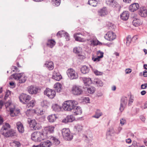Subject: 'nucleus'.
Listing matches in <instances>:
<instances>
[{
  "label": "nucleus",
  "instance_id": "f257e3e1",
  "mask_svg": "<svg viewBox=\"0 0 147 147\" xmlns=\"http://www.w3.org/2000/svg\"><path fill=\"white\" fill-rule=\"evenodd\" d=\"M10 127V125L7 123H5L3 124L0 130L1 134L6 138L16 136V133L15 130L13 129L8 130Z\"/></svg>",
  "mask_w": 147,
  "mask_h": 147
},
{
  "label": "nucleus",
  "instance_id": "f03ea898",
  "mask_svg": "<svg viewBox=\"0 0 147 147\" xmlns=\"http://www.w3.org/2000/svg\"><path fill=\"white\" fill-rule=\"evenodd\" d=\"M77 102L74 100H68L65 101L62 104V107L64 110H81V108L80 106H76Z\"/></svg>",
  "mask_w": 147,
  "mask_h": 147
},
{
  "label": "nucleus",
  "instance_id": "7ed1b4c3",
  "mask_svg": "<svg viewBox=\"0 0 147 147\" xmlns=\"http://www.w3.org/2000/svg\"><path fill=\"white\" fill-rule=\"evenodd\" d=\"M61 133L64 139L67 141H70L73 138V135L71 133L68 128H63L61 130Z\"/></svg>",
  "mask_w": 147,
  "mask_h": 147
},
{
  "label": "nucleus",
  "instance_id": "20e7f679",
  "mask_svg": "<svg viewBox=\"0 0 147 147\" xmlns=\"http://www.w3.org/2000/svg\"><path fill=\"white\" fill-rule=\"evenodd\" d=\"M67 73L68 77L71 80L76 79L78 78L77 73L72 69H68Z\"/></svg>",
  "mask_w": 147,
  "mask_h": 147
},
{
  "label": "nucleus",
  "instance_id": "39448f33",
  "mask_svg": "<svg viewBox=\"0 0 147 147\" xmlns=\"http://www.w3.org/2000/svg\"><path fill=\"white\" fill-rule=\"evenodd\" d=\"M31 98L30 96L23 93L21 94L19 97L20 101L23 104H26L29 102Z\"/></svg>",
  "mask_w": 147,
  "mask_h": 147
},
{
  "label": "nucleus",
  "instance_id": "423d86ee",
  "mask_svg": "<svg viewBox=\"0 0 147 147\" xmlns=\"http://www.w3.org/2000/svg\"><path fill=\"white\" fill-rule=\"evenodd\" d=\"M72 93L76 95H80L83 92L81 87L76 85L73 86L72 89Z\"/></svg>",
  "mask_w": 147,
  "mask_h": 147
},
{
  "label": "nucleus",
  "instance_id": "0eeeda50",
  "mask_svg": "<svg viewBox=\"0 0 147 147\" xmlns=\"http://www.w3.org/2000/svg\"><path fill=\"white\" fill-rule=\"evenodd\" d=\"M44 94L49 98L51 99L53 98L56 95V92L55 91L48 88H46L44 92Z\"/></svg>",
  "mask_w": 147,
  "mask_h": 147
},
{
  "label": "nucleus",
  "instance_id": "6e6552de",
  "mask_svg": "<svg viewBox=\"0 0 147 147\" xmlns=\"http://www.w3.org/2000/svg\"><path fill=\"white\" fill-rule=\"evenodd\" d=\"M27 121L30 127L31 128L32 127L34 130H38L40 128V127L38 126V124L35 120L28 119Z\"/></svg>",
  "mask_w": 147,
  "mask_h": 147
},
{
  "label": "nucleus",
  "instance_id": "1a4fd4ad",
  "mask_svg": "<svg viewBox=\"0 0 147 147\" xmlns=\"http://www.w3.org/2000/svg\"><path fill=\"white\" fill-rule=\"evenodd\" d=\"M104 37L106 39L111 41L116 38V36L115 33L113 32H109L107 33Z\"/></svg>",
  "mask_w": 147,
  "mask_h": 147
},
{
  "label": "nucleus",
  "instance_id": "9d476101",
  "mask_svg": "<svg viewBox=\"0 0 147 147\" xmlns=\"http://www.w3.org/2000/svg\"><path fill=\"white\" fill-rule=\"evenodd\" d=\"M40 89L38 87L34 86H31L28 87V91L30 94H35L37 93Z\"/></svg>",
  "mask_w": 147,
  "mask_h": 147
},
{
  "label": "nucleus",
  "instance_id": "9b49d317",
  "mask_svg": "<svg viewBox=\"0 0 147 147\" xmlns=\"http://www.w3.org/2000/svg\"><path fill=\"white\" fill-rule=\"evenodd\" d=\"M138 13L141 17H146L147 16V9L146 7H141L138 11Z\"/></svg>",
  "mask_w": 147,
  "mask_h": 147
},
{
  "label": "nucleus",
  "instance_id": "f8f14e48",
  "mask_svg": "<svg viewBox=\"0 0 147 147\" xmlns=\"http://www.w3.org/2000/svg\"><path fill=\"white\" fill-rule=\"evenodd\" d=\"M52 144L50 141L47 140L40 142L39 145H34L32 146V147H49L52 145Z\"/></svg>",
  "mask_w": 147,
  "mask_h": 147
},
{
  "label": "nucleus",
  "instance_id": "ddd939ff",
  "mask_svg": "<svg viewBox=\"0 0 147 147\" xmlns=\"http://www.w3.org/2000/svg\"><path fill=\"white\" fill-rule=\"evenodd\" d=\"M105 3L109 7L114 8L117 7L119 5L118 3L115 0H105Z\"/></svg>",
  "mask_w": 147,
  "mask_h": 147
},
{
  "label": "nucleus",
  "instance_id": "4468645a",
  "mask_svg": "<svg viewBox=\"0 0 147 147\" xmlns=\"http://www.w3.org/2000/svg\"><path fill=\"white\" fill-rule=\"evenodd\" d=\"M127 99L126 97L123 96L121 98L120 107L119 110H123L127 103Z\"/></svg>",
  "mask_w": 147,
  "mask_h": 147
},
{
  "label": "nucleus",
  "instance_id": "2eb2a0df",
  "mask_svg": "<svg viewBox=\"0 0 147 147\" xmlns=\"http://www.w3.org/2000/svg\"><path fill=\"white\" fill-rule=\"evenodd\" d=\"M98 15L101 17H105L108 13L107 9L106 7H103L98 10Z\"/></svg>",
  "mask_w": 147,
  "mask_h": 147
},
{
  "label": "nucleus",
  "instance_id": "dca6fc26",
  "mask_svg": "<svg viewBox=\"0 0 147 147\" xmlns=\"http://www.w3.org/2000/svg\"><path fill=\"white\" fill-rule=\"evenodd\" d=\"M44 66L47 67L49 70H51L54 68V64L52 61H46Z\"/></svg>",
  "mask_w": 147,
  "mask_h": 147
},
{
  "label": "nucleus",
  "instance_id": "f3484780",
  "mask_svg": "<svg viewBox=\"0 0 147 147\" xmlns=\"http://www.w3.org/2000/svg\"><path fill=\"white\" fill-rule=\"evenodd\" d=\"M140 7L139 4L137 3H134L131 4L129 7V10L131 12H134Z\"/></svg>",
  "mask_w": 147,
  "mask_h": 147
},
{
  "label": "nucleus",
  "instance_id": "a211bd4d",
  "mask_svg": "<svg viewBox=\"0 0 147 147\" xmlns=\"http://www.w3.org/2000/svg\"><path fill=\"white\" fill-rule=\"evenodd\" d=\"M129 16V11H123L120 15V18L123 21H126L128 18Z\"/></svg>",
  "mask_w": 147,
  "mask_h": 147
},
{
  "label": "nucleus",
  "instance_id": "6ab92c4d",
  "mask_svg": "<svg viewBox=\"0 0 147 147\" xmlns=\"http://www.w3.org/2000/svg\"><path fill=\"white\" fill-rule=\"evenodd\" d=\"M38 137L39 138H38V142H40L42 140H44L47 138L46 134L44 133L42 131H38Z\"/></svg>",
  "mask_w": 147,
  "mask_h": 147
},
{
  "label": "nucleus",
  "instance_id": "aec40b11",
  "mask_svg": "<svg viewBox=\"0 0 147 147\" xmlns=\"http://www.w3.org/2000/svg\"><path fill=\"white\" fill-rule=\"evenodd\" d=\"M49 139L51 143H53L55 145H58L60 143L59 140L56 137L53 136H50Z\"/></svg>",
  "mask_w": 147,
  "mask_h": 147
},
{
  "label": "nucleus",
  "instance_id": "412c9836",
  "mask_svg": "<svg viewBox=\"0 0 147 147\" xmlns=\"http://www.w3.org/2000/svg\"><path fill=\"white\" fill-rule=\"evenodd\" d=\"M38 135H39L38 131H35L32 133L31 135V140L35 142H38V138H39L38 137Z\"/></svg>",
  "mask_w": 147,
  "mask_h": 147
},
{
  "label": "nucleus",
  "instance_id": "4be33fe9",
  "mask_svg": "<svg viewBox=\"0 0 147 147\" xmlns=\"http://www.w3.org/2000/svg\"><path fill=\"white\" fill-rule=\"evenodd\" d=\"M54 87L57 92H60L62 89V84L59 82L55 83L54 85Z\"/></svg>",
  "mask_w": 147,
  "mask_h": 147
},
{
  "label": "nucleus",
  "instance_id": "5701e85b",
  "mask_svg": "<svg viewBox=\"0 0 147 147\" xmlns=\"http://www.w3.org/2000/svg\"><path fill=\"white\" fill-rule=\"evenodd\" d=\"M56 42L55 40L53 39H48L46 45L50 48H53L55 45Z\"/></svg>",
  "mask_w": 147,
  "mask_h": 147
},
{
  "label": "nucleus",
  "instance_id": "b1692460",
  "mask_svg": "<svg viewBox=\"0 0 147 147\" xmlns=\"http://www.w3.org/2000/svg\"><path fill=\"white\" fill-rule=\"evenodd\" d=\"M83 80L86 86H89L90 84L93 83L91 79L89 78L84 77Z\"/></svg>",
  "mask_w": 147,
  "mask_h": 147
},
{
  "label": "nucleus",
  "instance_id": "393cba45",
  "mask_svg": "<svg viewBox=\"0 0 147 147\" xmlns=\"http://www.w3.org/2000/svg\"><path fill=\"white\" fill-rule=\"evenodd\" d=\"M10 102L9 101H7L5 102L2 100H0V109H2V107L4 105H5L6 109H7L8 108H9L10 105Z\"/></svg>",
  "mask_w": 147,
  "mask_h": 147
},
{
  "label": "nucleus",
  "instance_id": "a878e982",
  "mask_svg": "<svg viewBox=\"0 0 147 147\" xmlns=\"http://www.w3.org/2000/svg\"><path fill=\"white\" fill-rule=\"evenodd\" d=\"M90 69L86 66H83L80 69L81 73L84 74H85L89 72Z\"/></svg>",
  "mask_w": 147,
  "mask_h": 147
},
{
  "label": "nucleus",
  "instance_id": "bb28decb",
  "mask_svg": "<svg viewBox=\"0 0 147 147\" xmlns=\"http://www.w3.org/2000/svg\"><path fill=\"white\" fill-rule=\"evenodd\" d=\"M93 82V83L96 84L98 86H102L103 85L102 82L98 78H95Z\"/></svg>",
  "mask_w": 147,
  "mask_h": 147
},
{
  "label": "nucleus",
  "instance_id": "cd10ccee",
  "mask_svg": "<svg viewBox=\"0 0 147 147\" xmlns=\"http://www.w3.org/2000/svg\"><path fill=\"white\" fill-rule=\"evenodd\" d=\"M17 127L19 132L22 133L24 132V129L23 125L20 123L17 124Z\"/></svg>",
  "mask_w": 147,
  "mask_h": 147
},
{
  "label": "nucleus",
  "instance_id": "c85d7f7f",
  "mask_svg": "<svg viewBox=\"0 0 147 147\" xmlns=\"http://www.w3.org/2000/svg\"><path fill=\"white\" fill-rule=\"evenodd\" d=\"M99 3L96 0H88V4L93 7H96Z\"/></svg>",
  "mask_w": 147,
  "mask_h": 147
},
{
  "label": "nucleus",
  "instance_id": "c756f323",
  "mask_svg": "<svg viewBox=\"0 0 147 147\" xmlns=\"http://www.w3.org/2000/svg\"><path fill=\"white\" fill-rule=\"evenodd\" d=\"M52 78L56 81H59L62 78V77L59 73H57L55 75H53Z\"/></svg>",
  "mask_w": 147,
  "mask_h": 147
},
{
  "label": "nucleus",
  "instance_id": "7c9ffc66",
  "mask_svg": "<svg viewBox=\"0 0 147 147\" xmlns=\"http://www.w3.org/2000/svg\"><path fill=\"white\" fill-rule=\"evenodd\" d=\"M57 118L55 114L51 115H49L47 117L49 121L50 122H53Z\"/></svg>",
  "mask_w": 147,
  "mask_h": 147
},
{
  "label": "nucleus",
  "instance_id": "2f4dec72",
  "mask_svg": "<svg viewBox=\"0 0 147 147\" xmlns=\"http://www.w3.org/2000/svg\"><path fill=\"white\" fill-rule=\"evenodd\" d=\"M49 104L46 100H43L41 102V105L43 108V110L47 109L49 107Z\"/></svg>",
  "mask_w": 147,
  "mask_h": 147
},
{
  "label": "nucleus",
  "instance_id": "473e14b6",
  "mask_svg": "<svg viewBox=\"0 0 147 147\" xmlns=\"http://www.w3.org/2000/svg\"><path fill=\"white\" fill-rule=\"evenodd\" d=\"M88 86L89 87H86L87 91L88 93L90 94H93L95 91V88L94 86Z\"/></svg>",
  "mask_w": 147,
  "mask_h": 147
},
{
  "label": "nucleus",
  "instance_id": "72a5a7b5",
  "mask_svg": "<svg viewBox=\"0 0 147 147\" xmlns=\"http://www.w3.org/2000/svg\"><path fill=\"white\" fill-rule=\"evenodd\" d=\"M115 131L113 127H110L107 132V136H112L115 133Z\"/></svg>",
  "mask_w": 147,
  "mask_h": 147
},
{
  "label": "nucleus",
  "instance_id": "f704fd0d",
  "mask_svg": "<svg viewBox=\"0 0 147 147\" xmlns=\"http://www.w3.org/2000/svg\"><path fill=\"white\" fill-rule=\"evenodd\" d=\"M140 20L139 19L134 18L132 22L133 25L135 26H138L140 25Z\"/></svg>",
  "mask_w": 147,
  "mask_h": 147
},
{
  "label": "nucleus",
  "instance_id": "c9c22d12",
  "mask_svg": "<svg viewBox=\"0 0 147 147\" xmlns=\"http://www.w3.org/2000/svg\"><path fill=\"white\" fill-rule=\"evenodd\" d=\"M53 110H58L59 109H61V107L59 106L57 104H53L52 106Z\"/></svg>",
  "mask_w": 147,
  "mask_h": 147
},
{
  "label": "nucleus",
  "instance_id": "e433bc0d",
  "mask_svg": "<svg viewBox=\"0 0 147 147\" xmlns=\"http://www.w3.org/2000/svg\"><path fill=\"white\" fill-rule=\"evenodd\" d=\"M26 107L27 108H29L30 107H33L35 105L34 101V100H32L26 103Z\"/></svg>",
  "mask_w": 147,
  "mask_h": 147
},
{
  "label": "nucleus",
  "instance_id": "4c0bfd02",
  "mask_svg": "<svg viewBox=\"0 0 147 147\" xmlns=\"http://www.w3.org/2000/svg\"><path fill=\"white\" fill-rule=\"evenodd\" d=\"M102 115V113L100 111H96L95 115L92 116V117L98 119Z\"/></svg>",
  "mask_w": 147,
  "mask_h": 147
},
{
  "label": "nucleus",
  "instance_id": "58836bf2",
  "mask_svg": "<svg viewBox=\"0 0 147 147\" xmlns=\"http://www.w3.org/2000/svg\"><path fill=\"white\" fill-rule=\"evenodd\" d=\"M33 43L32 42H28L25 45L26 49H23V50L22 49H21V51H24L26 49L30 48H31V47Z\"/></svg>",
  "mask_w": 147,
  "mask_h": 147
},
{
  "label": "nucleus",
  "instance_id": "ea45409f",
  "mask_svg": "<svg viewBox=\"0 0 147 147\" xmlns=\"http://www.w3.org/2000/svg\"><path fill=\"white\" fill-rule=\"evenodd\" d=\"M74 37L76 41L80 42H82L83 41V39L80 36H78L77 34H74Z\"/></svg>",
  "mask_w": 147,
  "mask_h": 147
},
{
  "label": "nucleus",
  "instance_id": "a19ab883",
  "mask_svg": "<svg viewBox=\"0 0 147 147\" xmlns=\"http://www.w3.org/2000/svg\"><path fill=\"white\" fill-rule=\"evenodd\" d=\"M67 121H68L69 122H72L75 119V117L73 116V115H70L69 116H67Z\"/></svg>",
  "mask_w": 147,
  "mask_h": 147
},
{
  "label": "nucleus",
  "instance_id": "79ce46f5",
  "mask_svg": "<svg viewBox=\"0 0 147 147\" xmlns=\"http://www.w3.org/2000/svg\"><path fill=\"white\" fill-rule=\"evenodd\" d=\"M53 3V4L55 6H58L61 3V0H52Z\"/></svg>",
  "mask_w": 147,
  "mask_h": 147
},
{
  "label": "nucleus",
  "instance_id": "37998d69",
  "mask_svg": "<svg viewBox=\"0 0 147 147\" xmlns=\"http://www.w3.org/2000/svg\"><path fill=\"white\" fill-rule=\"evenodd\" d=\"M131 41H132L131 38L130 36L129 35L127 36L126 39V42L127 45L129 46Z\"/></svg>",
  "mask_w": 147,
  "mask_h": 147
},
{
  "label": "nucleus",
  "instance_id": "c03bdc74",
  "mask_svg": "<svg viewBox=\"0 0 147 147\" xmlns=\"http://www.w3.org/2000/svg\"><path fill=\"white\" fill-rule=\"evenodd\" d=\"M25 113L27 117L32 116L34 114V111H26Z\"/></svg>",
  "mask_w": 147,
  "mask_h": 147
},
{
  "label": "nucleus",
  "instance_id": "a18cd8bd",
  "mask_svg": "<svg viewBox=\"0 0 147 147\" xmlns=\"http://www.w3.org/2000/svg\"><path fill=\"white\" fill-rule=\"evenodd\" d=\"M75 128L78 132L81 131L82 129V126L79 124H77L75 126Z\"/></svg>",
  "mask_w": 147,
  "mask_h": 147
},
{
  "label": "nucleus",
  "instance_id": "49530a36",
  "mask_svg": "<svg viewBox=\"0 0 147 147\" xmlns=\"http://www.w3.org/2000/svg\"><path fill=\"white\" fill-rule=\"evenodd\" d=\"M65 32L63 30H62L61 31H59L57 32V34L56 35L57 36H59L60 37H61L63 36H64V33Z\"/></svg>",
  "mask_w": 147,
  "mask_h": 147
},
{
  "label": "nucleus",
  "instance_id": "de8ad7c7",
  "mask_svg": "<svg viewBox=\"0 0 147 147\" xmlns=\"http://www.w3.org/2000/svg\"><path fill=\"white\" fill-rule=\"evenodd\" d=\"M11 92L9 90H7L6 92L5 96L3 98L4 100H6V99L8 97L9 95L11 94Z\"/></svg>",
  "mask_w": 147,
  "mask_h": 147
},
{
  "label": "nucleus",
  "instance_id": "09e8293b",
  "mask_svg": "<svg viewBox=\"0 0 147 147\" xmlns=\"http://www.w3.org/2000/svg\"><path fill=\"white\" fill-rule=\"evenodd\" d=\"M55 127L52 126H49L48 128V132L50 133H52L54 132Z\"/></svg>",
  "mask_w": 147,
  "mask_h": 147
},
{
  "label": "nucleus",
  "instance_id": "8fccbe9b",
  "mask_svg": "<svg viewBox=\"0 0 147 147\" xmlns=\"http://www.w3.org/2000/svg\"><path fill=\"white\" fill-rule=\"evenodd\" d=\"M9 109V110H15V106L14 104L11 102Z\"/></svg>",
  "mask_w": 147,
  "mask_h": 147
},
{
  "label": "nucleus",
  "instance_id": "3c124183",
  "mask_svg": "<svg viewBox=\"0 0 147 147\" xmlns=\"http://www.w3.org/2000/svg\"><path fill=\"white\" fill-rule=\"evenodd\" d=\"M64 34V36L65 37L66 40L67 41L69 40L70 38L69 34L65 32Z\"/></svg>",
  "mask_w": 147,
  "mask_h": 147
},
{
  "label": "nucleus",
  "instance_id": "603ef678",
  "mask_svg": "<svg viewBox=\"0 0 147 147\" xmlns=\"http://www.w3.org/2000/svg\"><path fill=\"white\" fill-rule=\"evenodd\" d=\"M19 80V83H23L25 82L26 80V77L24 76L22 79H20Z\"/></svg>",
  "mask_w": 147,
  "mask_h": 147
},
{
  "label": "nucleus",
  "instance_id": "864d4df0",
  "mask_svg": "<svg viewBox=\"0 0 147 147\" xmlns=\"http://www.w3.org/2000/svg\"><path fill=\"white\" fill-rule=\"evenodd\" d=\"M13 143L15 144V146L17 147H19L21 146V144L20 142L16 141H14Z\"/></svg>",
  "mask_w": 147,
  "mask_h": 147
},
{
  "label": "nucleus",
  "instance_id": "5fc2aeb1",
  "mask_svg": "<svg viewBox=\"0 0 147 147\" xmlns=\"http://www.w3.org/2000/svg\"><path fill=\"white\" fill-rule=\"evenodd\" d=\"M34 114H36L38 115H40L43 114V111H34Z\"/></svg>",
  "mask_w": 147,
  "mask_h": 147
},
{
  "label": "nucleus",
  "instance_id": "6e6d98bb",
  "mask_svg": "<svg viewBox=\"0 0 147 147\" xmlns=\"http://www.w3.org/2000/svg\"><path fill=\"white\" fill-rule=\"evenodd\" d=\"M92 59L94 61H100V58L98 56H97V57H92Z\"/></svg>",
  "mask_w": 147,
  "mask_h": 147
},
{
  "label": "nucleus",
  "instance_id": "4d7b16f0",
  "mask_svg": "<svg viewBox=\"0 0 147 147\" xmlns=\"http://www.w3.org/2000/svg\"><path fill=\"white\" fill-rule=\"evenodd\" d=\"M94 73L96 76H100L102 75V72L99 71L97 70H96L94 71Z\"/></svg>",
  "mask_w": 147,
  "mask_h": 147
},
{
  "label": "nucleus",
  "instance_id": "13d9d810",
  "mask_svg": "<svg viewBox=\"0 0 147 147\" xmlns=\"http://www.w3.org/2000/svg\"><path fill=\"white\" fill-rule=\"evenodd\" d=\"M147 88V83H144L142 84L141 86V88L142 89H145Z\"/></svg>",
  "mask_w": 147,
  "mask_h": 147
},
{
  "label": "nucleus",
  "instance_id": "bf43d9fd",
  "mask_svg": "<svg viewBox=\"0 0 147 147\" xmlns=\"http://www.w3.org/2000/svg\"><path fill=\"white\" fill-rule=\"evenodd\" d=\"M9 85L11 86L12 88H14L16 86V84L15 82L13 81H11L9 83Z\"/></svg>",
  "mask_w": 147,
  "mask_h": 147
},
{
  "label": "nucleus",
  "instance_id": "052dcab7",
  "mask_svg": "<svg viewBox=\"0 0 147 147\" xmlns=\"http://www.w3.org/2000/svg\"><path fill=\"white\" fill-rule=\"evenodd\" d=\"M74 113L75 115H80L82 113V111H75Z\"/></svg>",
  "mask_w": 147,
  "mask_h": 147
},
{
  "label": "nucleus",
  "instance_id": "680f3d73",
  "mask_svg": "<svg viewBox=\"0 0 147 147\" xmlns=\"http://www.w3.org/2000/svg\"><path fill=\"white\" fill-rule=\"evenodd\" d=\"M99 53L100 54V56H98L101 59L103 57L104 53L101 51L100 50L98 51L97 52V54H98Z\"/></svg>",
  "mask_w": 147,
  "mask_h": 147
},
{
  "label": "nucleus",
  "instance_id": "e2e57ef3",
  "mask_svg": "<svg viewBox=\"0 0 147 147\" xmlns=\"http://www.w3.org/2000/svg\"><path fill=\"white\" fill-rule=\"evenodd\" d=\"M24 74V73H19L17 74V79L19 80L22 77V75Z\"/></svg>",
  "mask_w": 147,
  "mask_h": 147
},
{
  "label": "nucleus",
  "instance_id": "0e129e2a",
  "mask_svg": "<svg viewBox=\"0 0 147 147\" xmlns=\"http://www.w3.org/2000/svg\"><path fill=\"white\" fill-rule=\"evenodd\" d=\"M73 52L76 54H78L79 53V51L78 50L77 47L74 48L73 50Z\"/></svg>",
  "mask_w": 147,
  "mask_h": 147
},
{
  "label": "nucleus",
  "instance_id": "69168bd1",
  "mask_svg": "<svg viewBox=\"0 0 147 147\" xmlns=\"http://www.w3.org/2000/svg\"><path fill=\"white\" fill-rule=\"evenodd\" d=\"M90 42H91V44H92V45H93L94 46L97 45V41L93 40H91Z\"/></svg>",
  "mask_w": 147,
  "mask_h": 147
},
{
  "label": "nucleus",
  "instance_id": "338daca9",
  "mask_svg": "<svg viewBox=\"0 0 147 147\" xmlns=\"http://www.w3.org/2000/svg\"><path fill=\"white\" fill-rule=\"evenodd\" d=\"M10 111V115L11 117H13L16 115L14 113V111Z\"/></svg>",
  "mask_w": 147,
  "mask_h": 147
},
{
  "label": "nucleus",
  "instance_id": "774afa93",
  "mask_svg": "<svg viewBox=\"0 0 147 147\" xmlns=\"http://www.w3.org/2000/svg\"><path fill=\"white\" fill-rule=\"evenodd\" d=\"M143 75L144 77H147V70H144L143 71Z\"/></svg>",
  "mask_w": 147,
  "mask_h": 147
}]
</instances>
